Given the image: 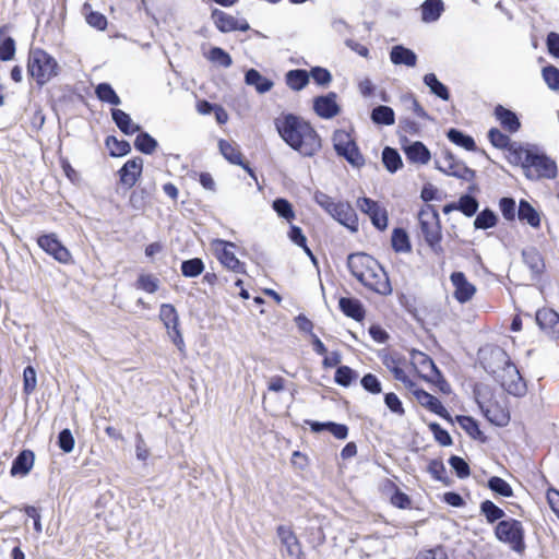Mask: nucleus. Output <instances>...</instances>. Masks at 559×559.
<instances>
[{
	"mask_svg": "<svg viewBox=\"0 0 559 559\" xmlns=\"http://www.w3.org/2000/svg\"><path fill=\"white\" fill-rule=\"evenodd\" d=\"M443 11V2L441 0H426L421 5L423 21L435 22Z\"/></svg>",
	"mask_w": 559,
	"mask_h": 559,
	"instance_id": "37",
	"label": "nucleus"
},
{
	"mask_svg": "<svg viewBox=\"0 0 559 559\" xmlns=\"http://www.w3.org/2000/svg\"><path fill=\"white\" fill-rule=\"evenodd\" d=\"M404 152L406 157L413 163L425 165L430 160L429 150L419 141L404 146Z\"/></svg>",
	"mask_w": 559,
	"mask_h": 559,
	"instance_id": "28",
	"label": "nucleus"
},
{
	"mask_svg": "<svg viewBox=\"0 0 559 559\" xmlns=\"http://www.w3.org/2000/svg\"><path fill=\"white\" fill-rule=\"evenodd\" d=\"M457 423L472 438L477 439L481 436V431L477 421L469 416H459Z\"/></svg>",
	"mask_w": 559,
	"mask_h": 559,
	"instance_id": "57",
	"label": "nucleus"
},
{
	"mask_svg": "<svg viewBox=\"0 0 559 559\" xmlns=\"http://www.w3.org/2000/svg\"><path fill=\"white\" fill-rule=\"evenodd\" d=\"M411 361L418 372L428 381H433L435 377L440 376V371L433 360L420 350H411Z\"/></svg>",
	"mask_w": 559,
	"mask_h": 559,
	"instance_id": "16",
	"label": "nucleus"
},
{
	"mask_svg": "<svg viewBox=\"0 0 559 559\" xmlns=\"http://www.w3.org/2000/svg\"><path fill=\"white\" fill-rule=\"evenodd\" d=\"M459 211H461L464 215L471 217L473 216L477 210H478V201L469 195L464 194L459 199L457 206Z\"/></svg>",
	"mask_w": 559,
	"mask_h": 559,
	"instance_id": "54",
	"label": "nucleus"
},
{
	"mask_svg": "<svg viewBox=\"0 0 559 559\" xmlns=\"http://www.w3.org/2000/svg\"><path fill=\"white\" fill-rule=\"evenodd\" d=\"M211 20L216 28L222 33H230L235 31L246 32L250 29V25L246 19H237L219 9L212 10Z\"/></svg>",
	"mask_w": 559,
	"mask_h": 559,
	"instance_id": "13",
	"label": "nucleus"
},
{
	"mask_svg": "<svg viewBox=\"0 0 559 559\" xmlns=\"http://www.w3.org/2000/svg\"><path fill=\"white\" fill-rule=\"evenodd\" d=\"M523 261L534 275L540 274L544 270V261L538 251L534 248L523 250Z\"/></svg>",
	"mask_w": 559,
	"mask_h": 559,
	"instance_id": "36",
	"label": "nucleus"
},
{
	"mask_svg": "<svg viewBox=\"0 0 559 559\" xmlns=\"http://www.w3.org/2000/svg\"><path fill=\"white\" fill-rule=\"evenodd\" d=\"M497 224V215L489 209L483 210L476 216L474 221V226L477 229H488Z\"/></svg>",
	"mask_w": 559,
	"mask_h": 559,
	"instance_id": "48",
	"label": "nucleus"
},
{
	"mask_svg": "<svg viewBox=\"0 0 559 559\" xmlns=\"http://www.w3.org/2000/svg\"><path fill=\"white\" fill-rule=\"evenodd\" d=\"M382 162L390 173H395L403 165L399 152L389 146L384 147L382 152Z\"/></svg>",
	"mask_w": 559,
	"mask_h": 559,
	"instance_id": "43",
	"label": "nucleus"
},
{
	"mask_svg": "<svg viewBox=\"0 0 559 559\" xmlns=\"http://www.w3.org/2000/svg\"><path fill=\"white\" fill-rule=\"evenodd\" d=\"M373 226L379 230H384L388 227V213L386 210L379 204L374 206L372 212L368 214Z\"/></svg>",
	"mask_w": 559,
	"mask_h": 559,
	"instance_id": "56",
	"label": "nucleus"
},
{
	"mask_svg": "<svg viewBox=\"0 0 559 559\" xmlns=\"http://www.w3.org/2000/svg\"><path fill=\"white\" fill-rule=\"evenodd\" d=\"M159 319L167 332L179 328V316L176 308L170 304H163L159 308Z\"/></svg>",
	"mask_w": 559,
	"mask_h": 559,
	"instance_id": "34",
	"label": "nucleus"
},
{
	"mask_svg": "<svg viewBox=\"0 0 559 559\" xmlns=\"http://www.w3.org/2000/svg\"><path fill=\"white\" fill-rule=\"evenodd\" d=\"M306 424L310 426L313 432L328 430L340 440H344L348 436V427L344 424H337L334 421L320 423L314 420H306Z\"/></svg>",
	"mask_w": 559,
	"mask_h": 559,
	"instance_id": "23",
	"label": "nucleus"
},
{
	"mask_svg": "<svg viewBox=\"0 0 559 559\" xmlns=\"http://www.w3.org/2000/svg\"><path fill=\"white\" fill-rule=\"evenodd\" d=\"M38 246L58 262L67 264L71 261L70 251L58 240L55 234L43 235L37 239Z\"/></svg>",
	"mask_w": 559,
	"mask_h": 559,
	"instance_id": "14",
	"label": "nucleus"
},
{
	"mask_svg": "<svg viewBox=\"0 0 559 559\" xmlns=\"http://www.w3.org/2000/svg\"><path fill=\"white\" fill-rule=\"evenodd\" d=\"M281 139L301 156L311 157L321 148V139L314 128L294 114H282L274 120Z\"/></svg>",
	"mask_w": 559,
	"mask_h": 559,
	"instance_id": "1",
	"label": "nucleus"
},
{
	"mask_svg": "<svg viewBox=\"0 0 559 559\" xmlns=\"http://www.w3.org/2000/svg\"><path fill=\"white\" fill-rule=\"evenodd\" d=\"M391 486L395 489L394 493L391 497V503L400 509L411 508V498L406 493L402 492L399 488H396L393 483H391Z\"/></svg>",
	"mask_w": 559,
	"mask_h": 559,
	"instance_id": "64",
	"label": "nucleus"
},
{
	"mask_svg": "<svg viewBox=\"0 0 559 559\" xmlns=\"http://www.w3.org/2000/svg\"><path fill=\"white\" fill-rule=\"evenodd\" d=\"M219 262L235 273H246L245 264L235 254L236 245L223 239H215L212 243Z\"/></svg>",
	"mask_w": 559,
	"mask_h": 559,
	"instance_id": "12",
	"label": "nucleus"
},
{
	"mask_svg": "<svg viewBox=\"0 0 559 559\" xmlns=\"http://www.w3.org/2000/svg\"><path fill=\"white\" fill-rule=\"evenodd\" d=\"M491 359L493 362L501 365L497 369L489 365L488 369L493 373L496 380L501 386L514 396H522L526 392V384L518 370L516 366L511 361L508 354L501 349L496 348L491 350Z\"/></svg>",
	"mask_w": 559,
	"mask_h": 559,
	"instance_id": "4",
	"label": "nucleus"
},
{
	"mask_svg": "<svg viewBox=\"0 0 559 559\" xmlns=\"http://www.w3.org/2000/svg\"><path fill=\"white\" fill-rule=\"evenodd\" d=\"M332 141L337 155L344 157L352 166L359 168L365 164L364 156L347 131H334Z\"/></svg>",
	"mask_w": 559,
	"mask_h": 559,
	"instance_id": "9",
	"label": "nucleus"
},
{
	"mask_svg": "<svg viewBox=\"0 0 559 559\" xmlns=\"http://www.w3.org/2000/svg\"><path fill=\"white\" fill-rule=\"evenodd\" d=\"M543 78L549 88L559 90V69L554 66L545 67L543 69Z\"/></svg>",
	"mask_w": 559,
	"mask_h": 559,
	"instance_id": "60",
	"label": "nucleus"
},
{
	"mask_svg": "<svg viewBox=\"0 0 559 559\" xmlns=\"http://www.w3.org/2000/svg\"><path fill=\"white\" fill-rule=\"evenodd\" d=\"M343 313L354 320L360 321L365 317V310L361 302L354 298L342 297L338 301Z\"/></svg>",
	"mask_w": 559,
	"mask_h": 559,
	"instance_id": "30",
	"label": "nucleus"
},
{
	"mask_svg": "<svg viewBox=\"0 0 559 559\" xmlns=\"http://www.w3.org/2000/svg\"><path fill=\"white\" fill-rule=\"evenodd\" d=\"M95 93L102 102L118 106L121 100L108 83H100L96 86Z\"/></svg>",
	"mask_w": 559,
	"mask_h": 559,
	"instance_id": "45",
	"label": "nucleus"
},
{
	"mask_svg": "<svg viewBox=\"0 0 559 559\" xmlns=\"http://www.w3.org/2000/svg\"><path fill=\"white\" fill-rule=\"evenodd\" d=\"M285 81L293 91H301L309 83V73L302 69L290 70L286 73Z\"/></svg>",
	"mask_w": 559,
	"mask_h": 559,
	"instance_id": "33",
	"label": "nucleus"
},
{
	"mask_svg": "<svg viewBox=\"0 0 559 559\" xmlns=\"http://www.w3.org/2000/svg\"><path fill=\"white\" fill-rule=\"evenodd\" d=\"M536 322L542 330L548 331L559 340V314L552 309H540L536 312Z\"/></svg>",
	"mask_w": 559,
	"mask_h": 559,
	"instance_id": "20",
	"label": "nucleus"
},
{
	"mask_svg": "<svg viewBox=\"0 0 559 559\" xmlns=\"http://www.w3.org/2000/svg\"><path fill=\"white\" fill-rule=\"evenodd\" d=\"M276 535L282 546V555L290 559H307L301 543L289 525H278Z\"/></svg>",
	"mask_w": 559,
	"mask_h": 559,
	"instance_id": "11",
	"label": "nucleus"
},
{
	"mask_svg": "<svg viewBox=\"0 0 559 559\" xmlns=\"http://www.w3.org/2000/svg\"><path fill=\"white\" fill-rule=\"evenodd\" d=\"M111 118L120 131L127 135L133 134L140 130V126L133 123L131 117L121 109H111Z\"/></svg>",
	"mask_w": 559,
	"mask_h": 559,
	"instance_id": "31",
	"label": "nucleus"
},
{
	"mask_svg": "<svg viewBox=\"0 0 559 559\" xmlns=\"http://www.w3.org/2000/svg\"><path fill=\"white\" fill-rule=\"evenodd\" d=\"M310 76L313 79V81L318 85H322V86L329 85L330 82L332 81V75H331L330 71L328 69L321 68V67L312 68L309 72V78Z\"/></svg>",
	"mask_w": 559,
	"mask_h": 559,
	"instance_id": "61",
	"label": "nucleus"
},
{
	"mask_svg": "<svg viewBox=\"0 0 559 559\" xmlns=\"http://www.w3.org/2000/svg\"><path fill=\"white\" fill-rule=\"evenodd\" d=\"M382 364L393 373L394 378L406 385H412L408 376L403 370L402 365L405 359L397 354H384L382 356Z\"/></svg>",
	"mask_w": 559,
	"mask_h": 559,
	"instance_id": "21",
	"label": "nucleus"
},
{
	"mask_svg": "<svg viewBox=\"0 0 559 559\" xmlns=\"http://www.w3.org/2000/svg\"><path fill=\"white\" fill-rule=\"evenodd\" d=\"M495 536L516 552H522L525 548L523 524L515 519L501 520L495 527Z\"/></svg>",
	"mask_w": 559,
	"mask_h": 559,
	"instance_id": "8",
	"label": "nucleus"
},
{
	"mask_svg": "<svg viewBox=\"0 0 559 559\" xmlns=\"http://www.w3.org/2000/svg\"><path fill=\"white\" fill-rule=\"evenodd\" d=\"M480 514L486 518L490 524L502 520L506 515L504 511L490 500H485L479 506Z\"/></svg>",
	"mask_w": 559,
	"mask_h": 559,
	"instance_id": "40",
	"label": "nucleus"
},
{
	"mask_svg": "<svg viewBox=\"0 0 559 559\" xmlns=\"http://www.w3.org/2000/svg\"><path fill=\"white\" fill-rule=\"evenodd\" d=\"M519 219L527 222L532 227H538L540 224L539 214L525 200H521L519 204Z\"/></svg>",
	"mask_w": 559,
	"mask_h": 559,
	"instance_id": "39",
	"label": "nucleus"
},
{
	"mask_svg": "<svg viewBox=\"0 0 559 559\" xmlns=\"http://www.w3.org/2000/svg\"><path fill=\"white\" fill-rule=\"evenodd\" d=\"M360 383L366 391L372 394H379L382 391L379 379L372 373L365 374Z\"/></svg>",
	"mask_w": 559,
	"mask_h": 559,
	"instance_id": "63",
	"label": "nucleus"
},
{
	"mask_svg": "<svg viewBox=\"0 0 559 559\" xmlns=\"http://www.w3.org/2000/svg\"><path fill=\"white\" fill-rule=\"evenodd\" d=\"M495 117L500 122L501 127L510 133H515L521 128V122L516 114L502 105L496 106Z\"/></svg>",
	"mask_w": 559,
	"mask_h": 559,
	"instance_id": "22",
	"label": "nucleus"
},
{
	"mask_svg": "<svg viewBox=\"0 0 559 559\" xmlns=\"http://www.w3.org/2000/svg\"><path fill=\"white\" fill-rule=\"evenodd\" d=\"M207 59L224 68H229L233 64V59L228 52L219 47H213L207 55Z\"/></svg>",
	"mask_w": 559,
	"mask_h": 559,
	"instance_id": "50",
	"label": "nucleus"
},
{
	"mask_svg": "<svg viewBox=\"0 0 559 559\" xmlns=\"http://www.w3.org/2000/svg\"><path fill=\"white\" fill-rule=\"evenodd\" d=\"M272 207L280 217L285 218L288 222L295 218L293 206L286 199L278 198L274 200Z\"/></svg>",
	"mask_w": 559,
	"mask_h": 559,
	"instance_id": "55",
	"label": "nucleus"
},
{
	"mask_svg": "<svg viewBox=\"0 0 559 559\" xmlns=\"http://www.w3.org/2000/svg\"><path fill=\"white\" fill-rule=\"evenodd\" d=\"M316 203L329 213L335 221L352 231L358 229V217L354 207L348 202H334L333 199L324 192L317 191L313 195Z\"/></svg>",
	"mask_w": 559,
	"mask_h": 559,
	"instance_id": "5",
	"label": "nucleus"
},
{
	"mask_svg": "<svg viewBox=\"0 0 559 559\" xmlns=\"http://www.w3.org/2000/svg\"><path fill=\"white\" fill-rule=\"evenodd\" d=\"M436 168L441 173L465 181H472L475 177V170L468 168L463 162L455 158L450 151H444L436 159Z\"/></svg>",
	"mask_w": 559,
	"mask_h": 559,
	"instance_id": "10",
	"label": "nucleus"
},
{
	"mask_svg": "<svg viewBox=\"0 0 559 559\" xmlns=\"http://www.w3.org/2000/svg\"><path fill=\"white\" fill-rule=\"evenodd\" d=\"M424 83L430 88V92L436 96L440 97L443 100H448L450 98V93L448 87L441 83L436 74L428 73L424 76Z\"/></svg>",
	"mask_w": 559,
	"mask_h": 559,
	"instance_id": "41",
	"label": "nucleus"
},
{
	"mask_svg": "<svg viewBox=\"0 0 559 559\" xmlns=\"http://www.w3.org/2000/svg\"><path fill=\"white\" fill-rule=\"evenodd\" d=\"M106 145L110 148L112 156H123L131 151V145L124 140H118L115 136H108Z\"/></svg>",
	"mask_w": 559,
	"mask_h": 559,
	"instance_id": "53",
	"label": "nucleus"
},
{
	"mask_svg": "<svg viewBox=\"0 0 559 559\" xmlns=\"http://www.w3.org/2000/svg\"><path fill=\"white\" fill-rule=\"evenodd\" d=\"M488 488L502 497L509 498L513 496V490L509 483L498 476H492L488 479Z\"/></svg>",
	"mask_w": 559,
	"mask_h": 559,
	"instance_id": "47",
	"label": "nucleus"
},
{
	"mask_svg": "<svg viewBox=\"0 0 559 559\" xmlns=\"http://www.w3.org/2000/svg\"><path fill=\"white\" fill-rule=\"evenodd\" d=\"M390 60L393 64L413 68L417 63V55L409 48L396 45L390 51Z\"/></svg>",
	"mask_w": 559,
	"mask_h": 559,
	"instance_id": "24",
	"label": "nucleus"
},
{
	"mask_svg": "<svg viewBox=\"0 0 559 559\" xmlns=\"http://www.w3.org/2000/svg\"><path fill=\"white\" fill-rule=\"evenodd\" d=\"M511 153V163L521 165L525 176L531 180L540 178H555L557 175V166L554 160L545 154H540L535 150L524 146H513Z\"/></svg>",
	"mask_w": 559,
	"mask_h": 559,
	"instance_id": "3",
	"label": "nucleus"
},
{
	"mask_svg": "<svg viewBox=\"0 0 559 559\" xmlns=\"http://www.w3.org/2000/svg\"><path fill=\"white\" fill-rule=\"evenodd\" d=\"M27 71L39 86L45 85L58 74L56 59L43 49H33L28 56Z\"/></svg>",
	"mask_w": 559,
	"mask_h": 559,
	"instance_id": "6",
	"label": "nucleus"
},
{
	"mask_svg": "<svg viewBox=\"0 0 559 559\" xmlns=\"http://www.w3.org/2000/svg\"><path fill=\"white\" fill-rule=\"evenodd\" d=\"M135 287L153 294L159 287V280L152 274H141L136 281Z\"/></svg>",
	"mask_w": 559,
	"mask_h": 559,
	"instance_id": "52",
	"label": "nucleus"
},
{
	"mask_svg": "<svg viewBox=\"0 0 559 559\" xmlns=\"http://www.w3.org/2000/svg\"><path fill=\"white\" fill-rule=\"evenodd\" d=\"M204 270L203 261L199 258L186 260L181 263V272L186 277H195Z\"/></svg>",
	"mask_w": 559,
	"mask_h": 559,
	"instance_id": "49",
	"label": "nucleus"
},
{
	"mask_svg": "<svg viewBox=\"0 0 559 559\" xmlns=\"http://www.w3.org/2000/svg\"><path fill=\"white\" fill-rule=\"evenodd\" d=\"M350 274L366 288L382 296L392 293L389 276L382 265L365 252L350 253L347 257Z\"/></svg>",
	"mask_w": 559,
	"mask_h": 559,
	"instance_id": "2",
	"label": "nucleus"
},
{
	"mask_svg": "<svg viewBox=\"0 0 559 559\" xmlns=\"http://www.w3.org/2000/svg\"><path fill=\"white\" fill-rule=\"evenodd\" d=\"M414 393H415L417 401L423 406H425L426 408H428L429 411L433 412L435 414H437L441 417L448 416V412H447L445 407L442 405V403L436 396H433L432 394H430L424 390H416Z\"/></svg>",
	"mask_w": 559,
	"mask_h": 559,
	"instance_id": "27",
	"label": "nucleus"
},
{
	"mask_svg": "<svg viewBox=\"0 0 559 559\" xmlns=\"http://www.w3.org/2000/svg\"><path fill=\"white\" fill-rule=\"evenodd\" d=\"M392 248L396 252H409L412 246L407 233L402 228H395L392 233Z\"/></svg>",
	"mask_w": 559,
	"mask_h": 559,
	"instance_id": "44",
	"label": "nucleus"
},
{
	"mask_svg": "<svg viewBox=\"0 0 559 559\" xmlns=\"http://www.w3.org/2000/svg\"><path fill=\"white\" fill-rule=\"evenodd\" d=\"M448 139L457 146L464 147L467 151H474L476 147L475 141L472 136L464 134L457 129H450L447 133Z\"/></svg>",
	"mask_w": 559,
	"mask_h": 559,
	"instance_id": "42",
	"label": "nucleus"
},
{
	"mask_svg": "<svg viewBox=\"0 0 559 559\" xmlns=\"http://www.w3.org/2000/svg\"><path fill=\"white\" fill-rule=\"evenodd\" d=\"M36 371L32 366H27L23 371V391L26 395L33 393L36 389Z\"/></svg>",
	"mask_w": 559,
	"mask_h": 559,
	"instance_id": "58",
	"label": "nucleus"
},
{
	"mask_svg": "<svg viewBox=\"0 0 559 559\" xmlns=\"http://www.w3.org/2000/svg\"><path fill=\"white\" fill-rule=\"evenodd\" d=\"M7 29V25L0 27V60L2 61L12 60L16 50L15 40L10 36H3Z\"/></svg>",
	"mask_w": 559,
	"mask_h": 559,
	"instance_id": "35",
	"label": "nucleus"
},
{
	"mask_svg": "<svg viewBox=\"0 0 559 559\" xmlns=\"http://www.w3.org/2000/svg\"><path fill=\"white\" fill-rule=\"evenodd\" d=\"M371 119L377 124L392 126L395 122L394 111L391 107L380 105L372 109Z\"/></svg>",
	"mask_w": 559,
	"mask_h": 559,
	"instance_id": "38",
	"label": "nucleus"
},
{
	"mask_svg": "<svg viewBox=\"0 0 559 559\" xmlns=\"http://www.w3.org/2000/svg\"><path fill=\"white\" fill-rule=\"evenodd\" d=\"M34 453L31 450H23L12 462L11 475H27L34 465Z\"/></svg>",
	"mask_w": 559,
	"mask_h": 559,
	"instance_id": "25",
	"label": "nucleus"
},
{
	"mask_svg": "<svg viewBox=\"0 0 559 559\" xmlns=\"http://www.w3.org/2000/svg\"><path fill=\"white\" fill-rule=\"evenodd\" d=\"M357 378V373L348 366H340L334 376V380L338 385L349 386Z\"/></svg>",
	"mask_w": 559,
	"mask_h": 559,
	"instance_id": "51",
	"label": "nucleus"
},
{
	"mask_svg": "<svg viewBox=\"0 0 559 559\" xmlns=\"http://www.w3.org/2000/svg\"><path fill=\"white\" fill-rule=\"evenodd\" d=\"M313 109L318 116L330 119L338 115L340 107L336 103V94L334 92L324 96H318L313 100Z\"/></svg>",
	"mask_w": 559,
	"mask_h": 559,
	"instance_id": "18",
	"label": "nucleus"
},
{
	"mask_svg": "<svg viewBox=\"0 0 559 559\" xmlns=\"http://www.w3.org/2000/svg\"><path fill=\"white\" fill-rule=\"evenodd\" d=\"M488 139L495 147L508 150V159L510 163L512 148H514L513 146H522L516 142H512L507 134L502 133L500 130L496 128L489 130Z\"/></svg>",
	"mask_w": 559,
	"mask_h": 559,
	"instance_id": "32",
	"label": "nucleus"
},
{
	"mask_svg": "<svg viewBox=\"0 0 559 559\" xmlns=\"http://www.w3.org/2000/svg\"><path fill=\"white\" fill-rule=\"evenodd\" d=\"M450 280L454 286L453 296L460 304L469 301L476 294V287L467 281L463 272H453Z\"/></svg>",
	"mask_w": 559,
	"mask_h": 559,
	"instance_id": "17",
	"label": "nucleus"
},
{
	"mask_svg": "<svg viewBox=\"0 0 559 559\" xmlns=\"http://www.w3.org/2000/svg\"><path fill=\"white\" fill-rule=\"evenodd\" d=\"M134 146L144 154H152L157 147V141L146 132L136 135Z\"/></svg>",
	"mask_w": 559,
	"mask_h": 559,
	"instance_id": "46",
	"label": "nucleus"
},
{
	"mask_svg": "<svg viewBox=\"0 0 559 559\" xmlns=\"http://www.w3.org/2000/svg\"><path fill=\"white\" fill-rule=\"evenodd\" d=\"M449 464L454 469L459 478H466L469 476V466L462 457L452 455L449 460Z\"/></svg>",
	"mask_w": 559,
	"mask_h": 559,
	"instance_id": "59",
	"label": "nucleus"
},
{
	"mask_svg": "<svg viewBox=\"0 0 559 559\" xmlns=\"http://www.w3.org/2000/svg\"><path fill=\"white\" fill-rule=\"evenodd\" d=\"M58 445L64 453L72 452L74 448V438L70 429H63L58 435Z\"/></svg>",
	"mask_w": 559,
	"mask_h": 559,
	"instance_id": "62",
	"label": "nucleus"
},
{
	"mask_svg": "<svg viewBox=\"0 0 559 559\" xmlns=\"http://www.w3.org/2000/svg\"><path fill=\"white\" fill-rule=\"evenodd\" d=\"M418 221L421 235L430 249L436 254H442L443 248L441 247V224L438 212L432 205L424 206L418 213Z\"/></svg>",
	"mask_w": 559,
	"mask_h": 559,
	"instance_id": "7",
	"label": "nucleus"
},
{
	"mask_svg": "<svg viewBox=\"0 0 559 559\" xmlns=\"http://www.w3.org/2000/svg\"><path fill=\"white\" fill-rule=\"evenodd\" d=\"M142 167L143 159L141 157H134L128 160L119 170L121 183L128 188L133 187L141 176Z\"/></svg>",
	"mask_w": 559,
	"mask_h": 559,
	"instance_id": "19",
	"label": "nucleus"
},
{
	"mask_svg": "<svg viewBox=\"0 0 559 559\" xmlns=\"http://www.w3.org/2000/svg\"><path fill=\"white\" fill-rule=\"evenodd\" d=\"M218 148L225 159L233 165L241 166L257 181L253 169L243 160L242 153L237 143L222 139L218 141Z\"/></svg>",
	"mask_w": 559,
	"mask_h": 559,
	"instance_id": "15",
	"label": "nucleus"
},
{
	"mask_svg": "<svg viewBox=\"0 0 559 559\" xmlns=\"http://www.w3.org/2000/svg\"><path fill=\"white\" fill-rule=\"evenodd\" d=\"M245 82L247 85L254 86L260 94L269 92L274 85L270 79L262 76L255 69H250L246 72Z\"/></svg>",
	"mask_w": 559,
	"mask_h": 559,
	"instance_id": "29",
	"label": "nucleus"
},
{
	"mask_svg": "<svg viewBox=\"0 0 559 559\" xmlns=\"http://www.w3.org/2000/svg\"><path fill=\"white\" fill-rule=\"evenodd\" d=\"M480 408L484 412L486 418L496 426H507L510 421V414L507 409L501 407L499 404H490L488 406H484L479 403Z\"/></svg>",
	"mask_w": 559,
	"mask_h": 559,
	"instance_id": "26",
	"label": "nucleus"
}]
</instances>
